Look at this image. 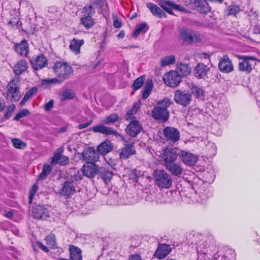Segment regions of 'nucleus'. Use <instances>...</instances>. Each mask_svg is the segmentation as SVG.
Instances as JSON below:
<instances>
[{
    "mask_svg": "<svg viewBox=\"0 0 260 260\" xmlns=\"http://www.w3.org/2000/svg\"><path fill=\"white\" fill-rule=\"evenodd\" d=\"M172 103L171 100L167 98L159 101L152 111V117L161 122H166L169 117V112L167 108Z\"/></svg>",
    "mask_w": 260,
    "mask_h": 260,
    "instance_id": "f257e3e1",
    "label": "nucleus"
},
{
    "mask_svg": "<svg viewBox=\"0 0 260 260\" xmlns=\"http://www.w3.org/2000/svg\"><path fill=\"white\" fill-rule=\"evenodd\" d=\"M52 171V168L50 165L48 164H45L43 166V169L41 173L38 177L39 180H43L45 179L50 174Z\"/></svg>",
    "mask_w": 260,
    "mask_h": 260,
    "instance_id": "f704fd0d",
    "label": "nucleus"
},
{
    "mask_svg": "<svg viewBox=\"0 0 260 260\" xmlns=\"http://www.w3.org/2000/svg\"><path fill=\"white\" fill-rule=\"evenodd\" d=\"M93 131L95 133H100L105 135H118V133L116 131L114 130L112 128L103 125H100L93 127Z\"/></svg>",
    "mask_w": 260,
    "mask_h": 260,
    "instance_id": "bb28decb",
    "label": "nucleus"
},
{
    "mask_svg": "<svg viewBox=\"0 0 260 260\" xmlns=\"http://www.w3.org/2000/svg\"><path fill=\"white\" fill-rule=\"evenodd\" d=\"M128 260H142V259L140 255L136 254L130 255Z\"/></svg>",
    "mask_w": 260,
    "mask_h": 260,
    "instance_id": "052dcab7",
    "label": "nucleus"
},
{
    "mask_svg": "<svg viewBox=\"0 0 260 260\" xmlns=\"http://www.w3.org/2000/svg\"><path fill=\"white\" fill-rule=\"evenodd\" d=\"M51 84V79H44L42 80V85H48Z\"/></svg>",
    "mask_w": 260,
    "mask_h": 260,
    "instance_id": "e2e57ef3",
    "label": "nucleus"
},
{
    "mask_svg": "<svg viewBox=\"0 0 260 260\" xmlns=\"http://www.w3.org/2000/svg\"><path fill=\"white\" fill-rule=\"evenodd\" d=\"M209 68L203 63H199L194 69V74L198 79H204L207 76Z\"/></svg>",
    "mask_w": 260,
    "mask_h": 260,
    "instance_id": "4be33fe9",
    "label": "nucleus"
},
{
    "mask_svg": "<svg viewBox=\"0 0 260 260\" xmlns=\"http://www.w3.org/2000/svg\"><path fill=\"white\" fill-rule=\"evenodd\" d=\"M211 196V193L207 189L204 190L203 192H200L199 194V199L198 202L204 204Z\"/></svg>",
    "mask_w": 260,
    "mask_h": 260,
    "instance_id": "4c0bfd02",
    "label": "nucleus"
},
{
    "mask_svg": "<svg viewBox=\"0 0 260 260\" xmlns=\"http://www.w3.org/2000/svg\"><path fill=\"white\" fill-rule=\"evenodd\" d=\"M241 11L240 7L237 5H231L229 6L225 10L228 15L236 16Z\"/></svg>",
    "mask_w": 260,
    "mask_h": 260,
    "instance_id": "e433bc0d",
    "label": "nucleus"
},
{
    "mask_svg": "<svg viewBox=\"0 0 260 260\" xmlns=\"http://www.w3.org/2000/svg\"><path fill=\"white\" fill-rule=\"evenodd\" d=\"M46 243L47 246L50 248H54L56 246L55 238L54 235L50 234L45 238Z\"/></svg>",
    "mask_w": 260,
    "mask_h": 260,
    "instance_id": "37998d69",
    "label": "nucleus"
},
{
    "mask_svg": "<svg viewBox=\"0 0 260 260\" xmlns=\"http://www.w3.org/2000/svg\"><path fill=\"white\" fill-rule=\"evenodd\" d=\"M180 36L182 40L189 43L198 42L201 40V36L198 32L186 27L181 29Z\"/></svg>",
    "mask_w": 260,
    "mask_h": 260,
    "instance_id": "0eeeda50",
    "label": "nucleus"
},
{
    "mask_svg": "<svg viewBox=\"0 0 260 260\" xmlns=\"http://www.w3.org/2000/svg\"><path fill=\"white\" fill-rule=\"evenodd\" d=\"M157 155L164 159V166H165L175 161L178 155H179V153L177 152V149L175 148L167 147L157 151Z\"/></svg>",
    "mask_w": 260,
    "mask_h": 260,
    "instance_id": "39448f33",
    "label": "nucleus"
},
{
    "mask_svg": "<svg viewBox=\"0 0 260 260\" xmlns=\"http://www.w3.org/2000/svg\"><path fill=\"white\" fill-rule=\"evenodd\" d=\"M92 120L91 119H90V120H88L86 123H81V124H79L78 126V128L79 129H82L84 128H86V127H88L89 125H90L92 123Z\"/></svg>",
    "mask_w": 260,
    "mask_h": 260,
    "instance_id": "4d7b16f0",
    "label": "nucleus"
},
{
    "mask_svg": "<svg viewBox=\"0 0 260 260\" xmlns=\"http://www.w3.org/2000/svg\"><path fill=\"white\" fill-rule=\"evenodd\" d=\"M174 100L178 104L186 106L191 100V94L185 90H177L175 92Z\"/></svg>",
    "mask_w": 260,
    "mask_h": 260,
    "instance_id": "1a4fd4ad",
    "label": "nucleus"
},
{
    "mask_svg": "<svg viewBox=\"0 0 260 260\" xmlns=\"http://www.w3.org/2000/svg\"><path fill=\"white\" fill-rule=\"evenodd\" d=\"M147 7L150 10L153 15L161 14L162 10L156 5L152 3H148Z\"/></svg>",
    "mask_w": 260,
    "mask_h": 260,
    "instance_id": "79ce46f5",
    "label": "nucleus"
},
{
    "mask_svg": "<svg viewBox=\"0 0 260 260\" xmlns=\"http://www.w3.org/2000/svg\"><path fill=\"white\" fill-rule=\"evenodd\" d=\"M136 152L134 144H126L119 150L120 158L126 159Z\"/></svg>",
    "mask_w": 260,
    "mask_h": 260,
    "instance_id": "a211bd4d",
    "label": "nucleus"
},
{
    "mask_svg": "<svg viewBox=\"0 0 260 260\" xmlns=\"http://www.w3.org/2000/svg\"><path fill=\"white\" fill-rule=\"evenodd\" d=\"M149 29L148 25L146 23H142L136 26V29L133 34V37L135 38L140 34H144Z\"/></svg>",
    "mask_w": 260,
    "mask_h": 260,
    "instance_id": "473e14b6",
    "label": "nucleus"
},
{
    "mask_svg": "<svg viewBox=\"0 0 260 260\" xmlns=\"http://www.w3.org/2000/svg\"><path fill=\"white\" fill-rule=\"evenodd\" d=\"M98 173L105 183L109 182L113 176L112 172L107 170L104 168H100L99 169Z\"/></svg>",
    "mask_w": 260,
    "mask_h": 260,
    "instance_id": "7c9ffc66",
    "label": "nucleus"
},
{
    "mask_svg": "<svg viewBox=\"0 0 260 260\" xmlns=\"http://www.w3.org/2000/svg\"><path fill=\"white\" fill-rule=\"evenodd\" d=\"M191 89L192 93L194 94L197 97H200L203 95V90L198 86H197L195 85H192Z\"/></svg>",
    "mask_w": 260,
    "mask_h": 260,
    "instance_id": "de8ad7c7",
    "label": "nucleus"
},
{
    "mask_svg": "<svg viewBox=\"0 0 260 260\" xmlns=\"http://www.w3.org/2000/svg\"><path fill=\"white\" fill-rule=\"evenodd\" d=\"M127 114L128 115H133L137 113L136 111L133 108L130 110L127 111Z\"/></svg>",
    "mask_w": 260,
    "mask_h": 260,
    "instance_id": "338daca9",
    "label": "nucleus"
},
{
    "mask_svg": "<svg viewBox=\"0 0 260 260\" xmlns=\"http://www.w3.org/2000/svg\"><path fill=\"white\" fill-rule=\"evenodd\" d=\"M82 16H91L94 13V8L92 6H85L82 10Z\"/></svg>",
    "mask_w": 260,
    "mask_h": 260,
    "instance_id": "a18cd8bd",
    "label": "nucleus"
},
{
    "mask_svg": "<svg viewBox=\"0 0 260 260\" xmlns=\"http://www.w3.org/2000/svg\"><path fill=\"white\" fill-rule=\"evenodd\" d=\"M33 69L35 70H41L48 64V60L42 54L34 56L30 61Z\"/></svg>",
    "mask_w": 260,
    "mask_h": 260,
    "instance_id": "4468645a",
    "label": "nucleus"
},
{
    "mask_svg": "<svg viewBox=\"0 0 260 260\" xmlns=\"http://www.w3.org/2000/svg\"><path fill=\"white\" fill-rule=\"evenodd\" d=\"M175 61V56L173 55H171L162 57L160 60V64L162 67H166L170 64H173Z\"/></svg>",
    "mask_w": 260,
    "mask_h": 260,
    "instance_id": "c9c22d12",
    "label": "nucleus"
},
{
    "mask_svg": "<svg viewBox=\"0 0 260 260\" xmlns=\"http://www.w3.org/2000/svg\"><path fill=\"white\" fill-rule=\"evenodd\" d=\"M144 76H142L136 79L132 85V88L134 90H137L139 89L142 86L144 83Z\"/></svg>",
    "mask_w": 260,
    "mask_h": 260,
    "instance_id": "c03bdc74",
    "label": "nucleus"
},
{
    "mask_svg": "<svg viewBox=\"0 0 260 260\" xmlns=\"http://www.w3.org/2000/svg\"><path fill=\"white\" fill-rule=\"evenodd\" d=\"M28 69V63L24 59L18 61L14 66L13 71L16 76L21 75Z\"/></svg>",
    "mask_w": 260,
    "mask_h": 260,
    "instance_id": "393cba45",
    "label": "nucleus"
},
{
    "mask_svg": "<svg viewBox=\"0 0 260 260\" xmlns=\"http://www.w3.org/2000/svg\"><path fill=\"white\" fill-rule=\"evenodd\" d=\"M16 51L20 55L26 56L29 52L28 44L27 42L23 40L19 44H15Z\"/></svg>",
    "mask_w": 260,
    "mask_h": 260,
    "instance_id": "a878e982",
    "label": "nucleus"
},
{
    "mask_svg": "<svg viewBox=\"0 0 260 260\" xmlns=\"http://www.w3.org/2000/svg\"><path fill=\"white\" fill-rule=\"evenodd\" d=\"M200 57L202 58L207 59L209 58L210 55L206 53H202L200 54Z\"/></svg>",
    "mask_w": 260,
    "mask_h": 260,
    "instance_id": "69168bd1",
    "label": "nucleus"
},
{
    "mask_svg": "<svg viewBox=\"0 0 260 260\" xmlns=\"http://www.w3.org/2000/svg\"><path fill=\"white\" fill-rule=\"evenodd\" d=\"M31 212L34 218L36 219L46 220L50 217L48 209L43 205L32 207Z\"/></svg>",
    "mask_w": 260,
    "mask_h": 260,
    "instance_id": "9d476101",
    "label": "nucleus"
},
{
    "mask_svg": "<svg viewBox=\"0 0 260 260\" xmlns=\"http://www.w3.org/2000/svg\"><path fill=\"white\" fill-rule=\"evenodd\" d=\"M84 42L83 40H79L74 38L71 41L69 46L70 49L75 54H79L80 52V47L83 45Z\"/></svg>",
    "mask_w": 260,
    "mask_h": 260,
    "instance_id": "c85d7f7f",
    "label": "nucleus"
},
{
    "mask_svg": "<svg viewBox=\"0 0 260 260\" xmlns=\"http://www.w3.org/2000/svg\"><path fill=\"white\" fill-rule=\"evenodd\" d=\"M37 88L36 87H32L26 92L24 96L25 99H29L32 95L35 94L37 92Z\"/></svg>",
    "mask_w": 260,
    "mask_h": 260,
    "instance_id": "864d4df0",
    "label": "nucleus"
},
{
    "mask_svg": "<svg viewBox=\"0 0 260 260\" xmlns=\"http://www.w3.org/2000/svg\"><path fill=\"white\" fill-rule=\"evenodd\" d=\"M29 114L30 112L27 109H23L16 115L14 118V120L18 121L20 118L29 115Z\"/></svg>",
    "mask_w": 260,
    "mask_h": 260,
    "instance_id": "09e8293b",
    "label": "nucleus"
},
{
    "mask_svg": "<svg viewBox=\"0 0 260 260\" xmlns=\"http://www.w3.org/2000/svg\"><path fill=\"white\" fill-rule=\"evenodd\" d=\"M19 20V17H13V18L10 21L9 23L13 26H15L17 28H18L21 27L22 25V23Z\"/></svg>",
    "mask_w": 260,
    "mask_h": 260,
    "instance_id": "603ef678",
    "label": "nucleus"
},
{
    "mask_svg": "<svg viewBox=\"0 0 260 260\" xmlns=\"http://www.w3.org/2000/svg\"><path fill=\"white\" fill-rule=\"evenodd\" d=\"M122 25V21L119 19L117 18L114 20L113 21V26L114 27L118 28L121 27Z\"/></svg>",
    "mask_w": 260,
    "mask_h": 260,
    "instance_id": "13d9d810",
    "label": "nucleus"
},
{
    "mask_svg": "<svg viewBox=\"0 0 260 260\" xmlns=\"http://www.w3.org/2000/svg\"><path fill=\"white\" fill-rule=\"evenodd\" d=\"M163 134L167 141L172 143L178 141L180 139L179 131L173 127L167 126L163 130Z\"/></svg>",
    "mask_w": 260,
    "mask_h": 260,
    "instance_id": "9b49d317",
    "label": "nucleus"
},
{
    "mask_svg": "<svg viewBox=\"0 0 260 260\" xmlns=\"http://www.w3.org/2000/svg\"><path fill=\"white\" fill-rule=\"evenodd\" d=\"M155 184L162 188H169L172 184V178L170 174L164 170H155L153 174Z\"/></svg>",
    "mask_w": 260,
    "mask_h": 260,
    "instance_id": "f03ea898",
    "label": "nucleus"
},
{
    "mask_svg": "<svg viewBox=\"0 0 260 260\" xmlns=\"http://www.w3.org/2000/svg\"><path fill=\"white\" fill-rule=\"evenodd\" d=\"M10 2V5L12 7V9L10 10V15L11 16H18L20 15L18 7L20 4L21 2L19 0H12Z\"/></svg>",
    "mask_w": 260,
    "mask_h": 260,
    "instance_id": "72a5a7b5",
    "label": "nucleus"
},
{
    "mask_svg": "<svg viewBox=\"0 0 260 260\" xmlns=\"http://www.w3.org/2000/svg\"><path fill=\"white\" fill-rule=\"evenodd\" d=\"M81 22L85 27L88 29L93 26L94 20L92 17H81Z\"/></svg>",
    "mask_w": 260,
    "mask_h": 260,
    "instance_id": "a19ab883",
    "label": "nucleus"
},
{
    "mask_svg": "<svg viewBox=\"0 0 260 260\" xmlns=\"http://www.w3.org/2000/svg\"><path fill=\"white\" fill-rule=\"evenodd\" d=\"M4 95L10 101H18L21 96L19 91V82L18 79L11 80L7 86L6 93Z\"/></svg>",
    "mask_w": 260,
    "mask_h": 260,
    "instance_id": "20e7f679",
    "label": "nucleus"
},
{
    "mask_svg": "<svg viewBox=\"0 0 260 260\" xmlns=\"http://www.w3.org/2000/svg\"><path fill=\"white\" fill-rule=\"evenodd\" d=\"M37 246L43 250L45 252L49 251L48 248L45 246H44L41 242H38L37 243Z\"/></svg>",
    "mask_w": 260,
    "mask_h": 260,
    "instance_id": "bf43d9fd",
    "label": "nucleus"
},
{
    "mask_svg": "<svg viewBox=\"0 0 260 260\" xmlns=\"http://www.w3.org/2000/svg\"><path fill=\"white\" fill-rule=\"evenodd\" d=\"M218 68L224 73H229L234 70V66L231 60L228 55H224L219 60Z\"/></svg>",
    "mask_w": 260,
    "mask_h": 260,
    "instance_id": "ddd939ff",
    "label": "nucleus"
},
{
    "mask_svg": "<svg viewBox=\"0 0 260 260\" xmlns=\"http://www.w3.org/2000/svg\"><path fill=\"white\" fill-rule=\"evenodd\" d=\"M75 95V92L73 90L68 89L60 94V99L62 100L71 99L74 98Z\"/></svg>",
    "mask_w": 260,
    "mask_h": 260,
    "instance_id": "ea45409f",
    "label": "nucleus"
},
{
    "mask_svg": "<svg viewBox=\"0 0 260 260\" xmlns=\"http://www.w3.org/2000/svg\"><path fill=\"white\" fill-rule=\"evenodd\" d=\"M69 250L71 260H82L81 250L80 248L71 245L69 246Z\"/></svg>",
    "mask_w": 260,
    "mask_h": 260,
    "instance_id": "c756f323",
    "label": "nucleus"
},
{
    "mask_svg": "<svg viewBox=\"0 0 260 260\" xmlns=\"http://www.w3.org/2000/svg\"><path fill=\"white\" fill-rule=\"evenodd\" d=\"M125 36V32L124 30H121L117 35V37L120 39H122Z\"/></svg>",
    "mask_w": 260,
    "mask_h": 260,
    "instance_id": "774afa93",
    "label": "nucleus"
},
{
    "mask_svg": "<svg viewBox=\"0 0 260 260\" xmlns=\"http://www.w3.org/2000/svg\"><path fill=\"white\" fill-rule=\"evenodd\" d=\"M118 119V116L116 114H112L108 116L104 121L105 124L114 123Z\"/></svg>",
    "mask_w": 260,
    "mask_h": 260,
    "instance_id": "3c124183",
    "label": "nucleus"
},
{
    "mask_svg": "<svg viewBox=\"0 0 260 260\" xmlns=\"http://www.w3.org/2000/svg\"><path fill=\"white\" fill-rule=\"evenodd\" d=\"M76 192L75 182L66 181L64 183L59 193L66 198H69Z\"/></svg>",
    "mask_w": 260,
    "mask_h": 260,
    "instance_id": "2eb2a0df",
    "label": "nucleus"
},
{
    "mask_svg": "<svg viewBox=\"0 0 260 260\" xmlns=\"http://www.w3.org/2000/svg\"><path fill=\"white\" fill-rule=\"evenodd\" d=\"M99 167L92 162H87L84 165L82 168L83 174L88 178L94 177L99 171Z\"/></svg>",
    "mask_w": 260,
    "mask_h": 260,
    "instance_id": "aec40b11",
    "label": "nucleus"
},
{
    "mask_svg": "<svg viewBox=\"0 0 260 260\" xmlns=\"http://www.w3.org/2000/svg\"><path fill=\"white\" fill-rule=\"evenodd\" d=\"M142 127L137 120H133L126 127L125 131L132 137H136L142 131Z\"/></svg>",
    "mask_w": 260,
    "mask_h": 260,
    "instance_id": "6ab92c4d",
    "label": "nucleus"
},
{
    "mask_svg": "<svg viewBox=\"0 0 260 260\" xmlns=\"http://www.w3.org/2000/svg\"><path fill=\"white\" fill-rule=\"evenodd\" d=\"M53 70L61 81L66 80L73 74L72 68L66 62H56L53 66Z\"/></svg>",
    "mask_w": 260,
    "mask_h": 260,
    "instance_id": "7ed1b4c3",
    "label": "nucleus"
},
{
    "mask_svg": "<svg viewBox=\"0 0 260 260\" xmlns=\"http://www.w3.org/2000/svg\"><path fill=\"white\" fill-rule=\"evenodd\" d=\"M62 151V150L60 148L54 153L50 162L51 165L59 164L60 165L64 166L69 163V158L61 154Z\"/></svg>",
    "mask_w": 260,
    "mask_h": 260,
    "instance_id": "f3484780",
    "label": "nucleus"
},
{
    "mask_svg": "<svg viewBox=\"0 0 260 260\" xmlns=\"http://www.w3.org/2000/svg\"><path fill=\"white\" fill-rule=\"evenodd\" d=\"M54 104V101L53 100H50L48 102H47L44 106V109L46 111H49L51 110V109L53 108Z\"/></svg>",
    "mask_w": 260,
    "mask_h": 260,
    "instance_id": "6e6d98bb",
    "label": "nucleus"
},
{
    "mask_svg": "<svg viewBox=\"0 0 260 260\" xmlns=\"http://www.w3.org/2000/svg\"><path fill=\"white\" fill-rule=\"evenodd\" d=\"M193 3L196 9L201 14L206 15L211 11L206 0H193Z\"/></svg>",
    "mask_w": 260,
    "mask_h": 260,
    "instance_id": "412c9836",
    "label": "nucleus"
},
{
    "mask_svg": "<svg viewBox=\"0 0 260 260\" xmlns=\"http://www.w3.org/2000/svg\"><path fill=\"white\" fill-rule=\"evenodd\" d=\"M241 58L243 60L239 63V70L246 73H250L252 67L256 64L255 58L251 56H244Z\"/></svg>",
    "mask_w": 260,
    "mask_h": 260,
    "instance_id": "6e6552de",
    "label": "nucleus"
},
{
    "mask_svg": "<svg viewBox=\"0 0 260 260\" xmlns=\"http://www.w3.org/2000/svg\"><path fill=\"white\" fill-rule=\"evenodd\" d=\"M140 105H141V102H137V103H136L134 106L133 107V108L136 111V112H137L138 110L140 108Z\"/></svg>",
    "mask_w": 260,
    "mask_h": 260,
    "instance_id": "0e129e2a",
    "label": "nucleus"
},
{
    "mask_svg": "<svg viewBox=\"0 0 260 260\" xmlns=\"http://www.w3.org/2000/svg\"><path fill=\"white\" fill-rule=\"evenodd\" d=\"M163 80L167 85L171 87L177 86L181 81V75L176 71H171L163 76Z\"/></svg>",
    "mask_w": 260,
    "mask_h": 260,
    "instance_id": "423d86ee",
    "label": "nucleus"
},
{
    "mask_svg": "<svg viewBox=\"0 0 260 260\" xmlns=\"http://www.w3.org/2000/svg\"><path fill=\"white\" fill-rule=\"evenodd\" d=\"M179 156L182 161L188 166H194L198 160L197 155L185 150H180Z\"/></svg>",
    "mask_w": 260,
    "mask_h": 260,
    "instance_id": "f8f14e48",
    "label": "nucleus"
},
{
    "mask_svg": "<svg viewBox=\"0 0 260 260\" xmlns=\"http://www.w3.org/2000/svg\"><path fill=\"white\" fill-rule=\"evenodd\" d=\"M152 87L153 85L151 81H150L146 83L144 87V91L142 94V98L143 99H146L149 96L152 91Z\"/></svg>",
    "mask_w": 260,
    "mask_h": 260,
    "instance_id": "58836bf2",
    "label": "nucleus"
},
{
    "mask_svg": "<svg viewBox=\"0 0 260 260\" xmlns=\"http://www.w3.org/2000/svg\"><path fill=\"white\" fill-rule=\"evenodd\" d=\"M166 169L171 173L173 175L179 176L182 174L183 168L180 163H176L175 161L166 165Z\"/></svg>",
    "mask_w": 260,
    "mask_h": 260,
    "instance_id": "5701e85b",
    "label": "nucleus"
},
{
    "mask_svg": "<svg viewBox=\"0 0 260 260\" xmlns=\"http://www.w3.org/2000/svg\"><path fill=\"white\" fill-rule=\"evenodd\" d=\"M191 69L188 64L180 63L177 67V71L182 76H187L191 73Z\"/></svg>",
    "mask_w": 260,
    "mask_h": 260,
    "instance_id": "2f4dec72",
    "label": "nucleus"
},
{
    "mask_svg": "<svg viewBox=\"0 0 260 260\" xmlns=\"http://www.w3.org/2000/svg\"><path fill=\"white\" fill-rule=\"evenodd\" d=\"M5 107V103L4 100L0 99V112L2 111Z\"/></svg>",
    "mask_w": 260,
    "mask_h": 260,
    "instance_id": "680f3d73",
    "label": "nucleus"
},
{
    "mask_svg": "<svg viewBox=\"0 0 260 260\" xmlns=\"http://www.w3.org/2000/svg\"><path fill=\"white\" fill-rule=\"evenodd\" d=\"M38 189V185L37 184H34L32 186V188L31 189V190H30V192L29 197V202L30 203H31L32 200L33 196L36 193Z\"/></svg>",
    "mask_w": 260,
    "mask_h": 260,
    "instance_id": "5fc2aeb1",
    "label": "nucleus"
},
{
    "mask_svg": "<svg viewBox=\"0 0 260 260\" xmlns=\"http://www.w3.org/2000/svg\"><path fill=\"white\" fill-rule=\"evenodd\" d=\"M82 156L84 159L89 163L95 162L99 158L98 153L92 147L84 150L82 152Z\"/></svg>",
    "mask_w": 260,
    "mask_h": 260,
    "instance_id": "dca6fc26",
    "label": "nucleus"
},
{
    "mask_svg": "<svg viewBox=\"0 0 260 260\" xmlns=\"http://www.w3.org/2000/svg\"><path fill=\"white\" fill-rule=\"evenodd\" d=\"M113 145L110 141L107 140L102 143L97 148L98 152L102 155H105L113 149Z\"/></svg>",
    "mask_w": 260,
    "mask_h": 260,
    "instance_id": "cd10ccee",
    "label": "nucleus"
},
{
    "mask_svg": "<svg viewBox=\"0 0 260 260\" xmlns=\"http://www.w3.org/2000/svg\"><path fill=\"white\" fill-rule=\"evenodd\" d=\"M12 141L14 147L17 149H23L26 146L25 143L19 139H13Z\"/></svg>",
    "mask_w": 260,
    "mask_h": 260,
    "instance_id": "49530a36",
    "label": "nucleus"
},
{
    "mask_svg": "<svg viewBox=\"0 0 260 260\" xmlns=\"http://www.w3.org/2000/svg\"><path fill=\"white\" fill-rule=\"evenodd\" d=\"M171 250V248L169 245L159 244L155 252L154 256L159 259L164 258L170 252Z\"/></svg>",
    "mask_w": 260,
    "mask_h": 260,
    "instance_id": "b1692460",
    "label": "nucleus"
},
{
    "mask_svg": "<svg viewBox=\"0 0 260 260\" xmlns=\"http://www.w3.org/2000/svg\"><path fill=\"white\" fill-rule=\"evenodd\" d=\"M15 109V106L14 105H11L9 106L5 112L4 117L5 119H8L10 118Z\"/></svg>",
    "mask_w": 260,
    "mask_h": 260,
    "instance_id": "8fccbe9b",
    "label": "nucleus"
}]
</instances>
